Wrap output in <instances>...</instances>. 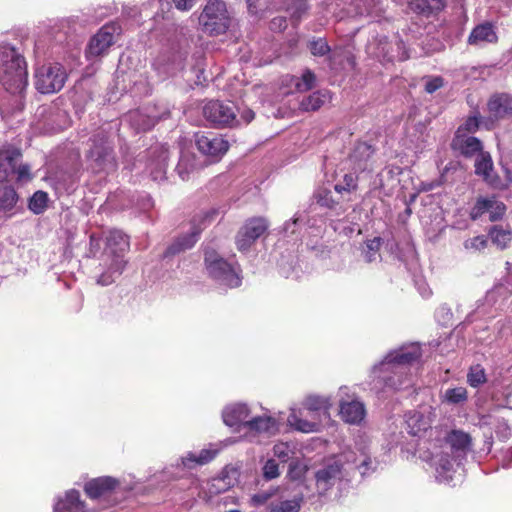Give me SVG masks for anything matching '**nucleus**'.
<instances>
[{
	"instance_id": "obj_19",
	"label": "nucleus",
	"mask_w": 512,
	"mask_h": 512,
	"mask_svg": "<svg viewBox=\"0 0 512 512\" xmlns=\"http://www.w3.org/2000/svg\"><path fill=\"white\" fill-rule=\"evenodd\" d=\"M195 143L202 154L212 157L224 155L229 148L228 142L214 133H196Z\"/></svg>"
},
{
	"instance_id": "obj_60",
	"label": "nucleus",
	"mask_w": 512,
	"mask_h": 512,
	"mask_svg": "<svg viewBox=\"0 0 512 512\" xmlns=\"http://www.w3.org/2000/svg\"><path fill=\"white\" fill-rule=\"evenodd\" d=\"M272 495L273 493L268 491L259 492L252 496L251 501L255 506L263 505L272 497Z\"/></svg>"
},
{
	"instance_id": "obj_62",
	"label": "nucleus",
	"mask_w": 512,
	"mask_h": 512,
	"mask_svg": "<svg viewBox=\"0 0 512 512\" xmlns=\"http://www.w3.org/2000/svg\"><path fill=\"white\" fill-rule=\"evenodd\" d=\"M196 0H173L175 7L180 11H188L190 10Z\"/></svg>"
},
{
	"instance_id": "obj_63",
	"label": "nucleus",
	"mask_w": 512,
	"mask_h": 512,
	"mask_svg": "<svg viewBox=\"0 0 512 512\" xmlns=\"http://www.w3.org/2000/svg\"><path fill=\"white\" fill-rule=\"evenodd\" d=\"M506 289H507V287L504 283H501V284L495 286L494 289L487 294V296H486L487 300L492 301V300H494V298L496 296L503 295Z\"/></svg>"
},
{
	"instance_id": "obj_29",
	"label": "nucleus",
	"mask_w": 512,
	"mask_h": 512,
	"mask_svg": "<svg viewBox=\"0 0 512 512\" xmlns=\"http://www.w3.org/2000/svg\"><path fill=\"white\" fill-rule=\"evenodd\" d=\"M299 492L292 499L280 500L277 503L271 502L269 512H299L304 497H310L308 487L298 483Z\"/></svg>"
},
{
	"instance_id": "obj_44",
	"label": "nucleus",
	"mask_w": 512,
	"mask_h": 512,
	"mask_svg": "<svg viewBox=\"0 0 512 512\" xmlns=\"http://www.w3.org/2000/svg\"><path fill=\"white\" fill-rule=\"evenodd\" d=\"M236 482V477L229 476L226 470L222 471L221 475L211 480L209 485V492L220 494L233 487Z\"/></svg>"
},
{
	"instance_id": "obj_42",
	"label": "nucleus",
	"mask_w": 512,
	"mask_h": 512,
	"mask_svg": "<svg viewBox=\"0 0 512 512\" xmlns=\"http://www.w3.org/2000/svg\"><path fill=\"white\" fill-rule=\"evenodd\" d=\"M329 99L326 91H316L303 97L300 101V109L303 111H316Z\"/></svg>"
},
{
	"instance_id": "obj_45",
	"label": "nucleus",
	"mask_w": 512,
	"mask_h": 512,
	"mask_svg": "<svg viewBox=\"0 0 512 512\" xmlns=\"http://www.w3.org/2000/svg\"><path fill=\"white\" fill-rule=\"evenodd\" d=\"M485 117H481L479 111L475 109L461 124L455 134H473L478 131L480 125H483Z\"/></svg>"
},
{
	"instance_id": "obj_28",
	"label": "nucleus",
	"mask_w": 512,
	"mask_h": 512,
	"mask_svg": "<svg viewBox=\"0 0 512 512\" xmlns=\"http://www.w3.org/2000/svg\"><path fill=\"white\" fill-rule=\"evenodd\" d=\"M379 50L377 56L389 62L394 60L405 61L409 58L405 44L401 39L390 42L387 38H383L379 42Z\"/></svg>"
},
{
	"instance_id": "obj_26",
	"label": "nucleus",
	"mask_w": 512,
	"mask_h": 512,
	"mask_svg": "<svg viewBox=\"0 0 512 512\" xmlns=\"http://www.w3.org/2000/svg\"><path fill=\"white\" fill-rule=\"evenodd\" d=\"M304 409H291V412L287 418L288 425L303 433L318 432L321 427V420L318 417H314L310 414V419L304 417Z\"/></svg>"
},
{
	"instance_id": "obj_8",
	"label": "nucleus",
	"mask_w": 512,
	"mask_h": 512,
	"mask_svg": "<svg viewBox=\"0 0 512 512\" xmlns=\"http://www.w3.org/2000/svg\"><path fill=\"white\" fill-rule=\"evenodd\" d=\"M89 149L86 158L89 165L95 172L110 173L117 167L113 143L103 130L95 132L89 138Z\"/></svg>"
},
{
	"instance_id": "obj_58",
	"label": "nucleus",
	"mask_w": 512,
	"mask_h": 512,
	"mask_svg": "<svg viewBox=\"0 0 512 512\" xmlns=\"http://www.w3.org/2000/svg\"><path fill=\"white\" fill-rule=\"evenodd\" d=\"M443 79L441 77H433L426 81L425 91L429 94L434 93L443 86Z\"/></svg>"
},
{
	"instance_id": "obj_25",
	"label": "nucleus",
	"mask_w": 512,
	"mask_h": 512,
	"mask_svg": "<svg viewBox=\"0 0 512 512\" xmlns=\"http://www.w3.org/2000/svg\"><path fill=\"white\" fill-rule=\"evenodd\" d=\"M220 449L217 445L210 444L209 447L202 449L198 454L188 452L182 456L176 463V467H183L186 469H193L197 466H202L212 461L219 453Z\"/></svg>"
},
{
	"instance_id": "obj_49",
	"label": "nucleus",
	"mask_w": 512,
	"mask_h": 512,
	"mask_svg": "<svg viewBox=\"0 0 512 512\" xmlns=\"http://www.w3.org/2000/svg\"><path fill=\"white\" fill-rule=\"evenodd\" d=\"M274 456L281 462H287L294 454V446L287 442H279L273 447Z\"/></svg>"
},
{
	"instance_id": "obj_51",
	"label": "nucleus",
	"mask_w": 512,
	"mask_h": 512,
	"mask_svg": "<svg viewBox=\"0 0 512 512\" xmlns=\"http://www.w3.org/2000/svg\"><path fill=\"white\" fill-rule=\"evenodd\" d=\"M506 211V206L503 202L497 200L495 196L490 197L489 205V219L491 221H497L503 217Z\"/></svg>"
},
{
	"instance_id": "obj_50",
	"label": "nucleus",
	"mask_w": 512,
	"mask_h": 512,
	"mask_svg": "<svg viewBox=\"0 0 512 512\" xmlns=\"http://www.w3.org/2000/svg\"><path fill=\"white\" fill-rule=\"evenodd\" d=\"M315 198L322 207L334 209L338 206V202L332 197V192L326 188L319 189L315 194Z\"/></svg>"
},
{
	"instance_id": "obj_18",
	"label": "nucleus",
	"mask_w": 512,
	"mask_h": 512,
	"mask_svg": "<svg viewBox=\"0 0 512 512\" xmlns=\"http://www.w3.org/2000/svg\"><path fill=\"white\" fill-rule=\"evenodd\" d=\"M435 417L431 406H421L418 410L409 411L405 415L407 432L416 437H421L430 428Z\"/></svg>"
},
{
	"instance_id": "obj_64",
	"label": "nucleus",
	"mask_w": 512,
	"mask_h": 512,
	"mask_svg": "<svg viewBox=\"0 0 512 512\" xmlns=\"http://www.w3.org/2000/svg\"><path fill=\"white\" fill-rule=\"evenodd\" d=\"M504 173V180H502L503 186L500 189L507 188L512 183V172L506 165H502Z\"/></svg>"
},
{
	"instance_id": "obj_56",
	"label": "nucleus",
	"mask_w": 512,
	"mask_h": 512,
	"mask_svg": "<svg viewBox=\"0 0 512 512\" xmlns=\"http://www.w3.org/2000/svg\"><path fill=\"white\" fill-rule=\"evenodd\" d=\"M306 470V466L302 463L298 461L291 462L289 465L288 476L291 480H299L305 475Z\"/></svg>"
},
{
	"instance_id": "obj_32",
	"label": "nucleus",
	"mask_w": 512,
	"mask_h": 512,
	"mask_svg": "<svg viewBox=\"0 0 512 512\" xmlns=\"http://www.w3.org/2000/svg\"><path fill=\"white\" fill-rule=\"evenodd\" d=\"M496 41V31L493 25L489 22L475 26L468 37V43L476 47H484L487 44L495 43Z\"/></svg>"
},
{
	"instance_id": "obj_9",
	"label": "nucleus",
	"mask_w": 512,
	"mask_h": 512,
	"mask_svg": "<svg viewBox=\"0 0 512 512\" xmlns=\"http://www.w3.org/2000/svg\"><path fill=\"white\" fill-rule=\"evenodd\" d=\"M233 17L227 5L221 0H208L199 16V24L210 36L225 34L231 27Z\"/></svg>"
},
{
	"instance_id": "obj_20",
	"label": "nucleus",
	"mask_w": 512,
	"mask_h": 512,
	"mask_svg": "<svg viewBox=\"0 0 512 512\" xmlns=\"http://www.w3.org/2000/svg\"><path fill=\"white\" fill-rule=\"evenodd\" d=\"M187 55V50L180 49L169 56H160L154 61L153 67L162 77L175 75L184 69Z\"/></svg>"
},
{
	"instance_id": "obj_48",
	"label": "nucleus",
	"mask_w": 512,
	"mask_h": 512,
	"mask_svg": "<svg viewBox=\"0 0 512 512\" xmlns=\"http://www.w3.org/2000/svg\"><path fill=\"white\" fill-rule=\"evenodd\" d=\"M48 194L44 191H36L29 199L28 207L34 214H41L47 208Z\"/></svg>"
},
{
	"instance_id": "obj_3",
	"label": "nucleus",
	"mask_w": 512,
	"mask_h": 512,
	"mask_svg": "<svg viewBox=\"0 0 512 512\" xmlns=\"http://www.w3.org/2000/svg\"><path fill=\"white\" fill-rule=\"evenodd\" d=\"M371 457L365 452L356 456L353 451L344 452L328 459L315 473V485L318 495H325L339 481L358 470L362 476L374 470Z\"/></svg>"
},
{
	"instance_id": "obj_2",
	"label": "nucleus",
	"mask_w": 512,
	"mask_h": 512,
	"mask_svg": "<svg viewBox=\"0 0 512 512\" xmlns=\"http://www.w3.org/2000/svg\"><path fill=\"white\" fill-rule=\"evenodd\" d=\"M0 85L14 96L10 110L21 111L28 86L27 62L22 51L7 42L0 43Z\"/></svg>"
},
{
	"instance_id": "obj_15",
	"label": "nucleus",
	"mask_w": 512,
	"mask_h": 512,
	"mask_svg": "<svg viewBox=\"0 0 512 512\" xmlns=\"http://www.w3.org/2000/svg\"><path fill=\"white\" fill-rule=\"evenodd\" d=\"M245 438L250 442H259L260 437L269 438L278 431V423L269 415L253 416L245 421Z\"/></svg>"
},
{
	"instance_id": "obj_22",
	"label": "nucleus",
	"mask_w": 512,
	"mask_h": 512,
	"mask_svg": "<svg viewBox=\"0 0 512 512\" xmlns=\"http://www.w3.org/2000/svg\"><path fill=\"white\" fill-rule=\"evenodd\" d=\"M475 174L493 188H501L503 186L502 179L494 172V164L489 152H482L476 156Z\"/></svg>"
},
{
	"instance_id": "obj_43",
	"label": "nucleus",
	"mask_w": 512,
	"mask_h": 512,
	"mask_svg": "<svg viewBox=\"0 0 512 512\" xmlns=\"http://www.w3.org/2000/svg\"><path fill=\"white\" fill-rule=\"evenodd\" d=\"M467 399V389L462 386L448 388L441 395L442 402L448 405H462Z\"/></svg>"
},
{
	"instance_id": "obj_47",
	"label": "nucleus",
	"mask_w": 512,
	"mask_h": 512,
	"mask_svg": "<svg viewBox=\"0 0 512 512\" xmlns=\"http://www.w3.org/2000/svg\"><path fill=\"white\" fill-rule=\"evenodd\" d=\"M486 381L487 377L485 369L480 364L473 365L469 368L467 373V383L471 387L478 388L486 383Z\"/></svg>"
},
{
	"instance_id": "obj_57",
	"label": "nucleus",
	"mask_w": 512,
	"mask_h": 512,
	"mask_svg": "<svg viewBox=\"0 0 512 512\" xmlns=\"http://www.w3.org/2000/svg\"><path fill=\"white\" fill-rule=\"evenodd\" d=\"M14 175H16V179L19 182L30 180L31 179L30 166L26 165V164L23 165V164H21V162H19L15 168Z\"/></svg>"
},
{
	"instance_id": "obj_33",
	"label": "nucleus",
	"mask_w": 512,
	"mask_h": 512,
	"mask_svg": "<svg viewBox=\"0 0 512 512\" xmlns=\"http://www.w3.org/2000/svg\"><path fill=\"white\" fill-rule=\"evenodd\" d=\"M54 512H87L77 490H69L64 496L58 497L54 504Z\"/></svg>"
},
{
	"instance_id": "obj_27",
	"label": "nucleus",
	"mask_w": 512,
	"mask_h": 512,
	"mask_svg": "<svg viewBox=\"0 0 512 512\" xmlns=\"http://www.w3.org/2000/svg\"><path fill=\"white\" fill-rule=\"evenodd\" d=\"M452 146L465 158H472L484 152L482 141L475 136L466 134H455Z\"/></svg>"
},
{
	"instance_id": "obj_11",
	"label": "nucleus",
	"mask_w": 512,
	"mask_h": 512,
	"mask_svg": "<svg viewBox=\"0 0 512 512\" xmlns=\"http://www.w3.org/2000/svg\"><path fill=\"white\" fill-rule=\"evenodd\" d=\"M246 3L248 11L255 15L269 8L284 9L294 25L300 22L308 8L306 0H246Z\"/></svg>"
},
{
	"instance_id": "obj_41",
	"label": "nucleus",
	"mask_w": 512,
	"mask_h": 512,
	"mask_svg": "<svg viewBox=\"0 0 512 512\" xmlns=\"http://www.w3.org/2000/svg\"><path fill=\"white\" fill-rule=\"evenodd\" d=\"M381 237L367 239L361 247V255L366 263H372L380 258V248L382 245Z\"/></svg>"
},
{
	"instance_id": "obj_30",
	"label": "nucleus",
	"mask_w": 512,
	"mask_h": 512,
	"mask_svg": "<svg viewBox=\"0 0 512 512\" xmlns=\"http://www.w3.org/2000/svg\"><path fill=\"white\" fill-rule=\"evenodd\" d=\"M339 414L344 422L358 425L366 416L365 405L359 400L341 401Z\"/></svg>"
},
{
	"instance_id": "obj_13",
	"label": "nucleus",
	"mask_w": 512,
	"mask_h": 512,
	"mask_svg": "<svg viewBox=\"0 0 512 512\" xmlns=\"http://www.w3.org/2000/svg\"><path fill=\"white\" fill-rule=\"evenodd\" d=\"M118 30L119 26L115 23L102 26L90 39L85 50L86 58L93 61L106 54L109 47L114 43V35Z\"/></svg>"
},
{
	"instance_id": "obj_17",
	"label": "nucleus",
	"mask_w": 512,
	"mask_h": 512,
	"mask_svg": "<svg viewBox=\"0 0 512 512\" xmlns=\"http://www.w3.org/2000/svg\"><path fill=\"white\" fill-rule=\"evenodd\" d=\"M168 157V147L165 144H157L148 150L145 170L153 181L161 182L166 179Z\"/></svg>"
},
{
	"instance_id": "obj_7",
	"label": "nucleus",
	"mask_w": 512,
	"mask_h": 512,
	"mask_svg": "<svg viewBox=\"0 0 512 512\" xmlns=\"http://www.w3.org/2000/svg\"><path fill=\"white\" fill-rule=\"evenodd\" d=\"M224 213L225 209L222 207H212L206 211L196 213L190 221L189 231L177 237L175 241L167 247L163 253V258L172 257L192 248L198 241L202 231Z\"/></svg>"
},
{
	"instance_id": "obj_38",
	"label": "nucleus",
	"mask_w": 512,
	"mask_h": 512,
	"mask_svg": "<svg viewBox=\"0 0 512 512\" xmlns=\"http://www.w3.org/2000/svg\"><path fill=\"white\" fill-rule=\"evenodd\" d=\"M358 188V176L356 171L345 173L341 179L337 180L334 190L344 200L350 201V195Z\"/></svg>"
},
{
	"instance_id": "obj_16",
	"label": "nucleus",
	"mask_w": 512,
	"mask_h": 512,
	"mask_svg": "<svg viewBox=\"0 0 512 512\" xmlns=\"http://www.w3.org/2000/svg\"><path fill=\"white\" fill-rule=\"evenodd\" d=\"M429 461L435 469V478L439 483L450 484L453 481L456 467H459L462 463L454 462L452 455H449V451L439 450L432 452L430 457L424 458Z\"/></svg>"
},
{
	"instance_id": "obj_35",
	"label": "nucleus",
	"mask_w": 512,
	"mask_h": 512,
	"mask_svg": "<svg viewBox=\"0 0 512 512\" xmlns=\"http://www.w3.org/2000/svg\"><path fill=\"white\" fill-rule=\"evenodd\" d=\"M282 84L293 88L291 92H306L314 88L316 84V75L310 69H305L301 76H284Z\"/></svg>"
},
{
	"instance_id": "obj_39",
	"label": "nucleus",
	"mask_w": 512,
	"mask_h": 512,
	"mask_svg": "<svg viewBox=\"0 0 512 512\" xmlns=\"http://www.w3.org/2000/svg\"><path fill=\"white\" fill-rule=\"evenodd\" d=\"M409 6L414 12L429 16L441 11L445 6V0H410Z\"/></svg>"
},
{
	"instance_id": "obj_59",
	"label": "nucleus",
	"mask_w": 512,
	"mask_h": 512,
	"mask_svg": "<svg viewBox=\"0 0 512 512\" xmlns=\"http://www.w3.org/2000/svg\"><path fill=\"white\" fill-rule=\"evenodd\" d=\"M270 29L274 32H281L287 27L286 17L277 16L270 21Z\"/></svg>"
},
{
	"instance_id": "obj_6",
	"label": "nucleus",
	"mask_w": 512,
	"mask_h": 512,
	"mask_svg": "<svg viewBox=\"0 0 512 512\" xmlns=\"http://www.w3.org/2000/svg\"><path fill=\"white\" fill-rule=\"evenodd\" d=\"M205 119L216 127H234L249 124L255 116L253 110L239 107L233 102L212 100L203 107Z\"/></svg>"
},
{
	"instance_id": "obj_21",
	"label": "nucleus",
	"mask_w": 512,
	"mask_h": 512,
	"mask_svg": "<svg viewBox=\"0 0 512 512\" xmlns=\"http://www.w3.org/2000/svg\"><path fill=\"white\" fill-rule=\"evenodd\" d=\"M443 451H449L454 462L462 463L470 449V437L462 431H452L440 446Z\"/></svg>"
},
{
	"instance_id": "obj_10",
	"label": "nucleus",
	"mask_w": 512,
	"mask_h": 512,
	"mask_svg": "<svg viewBox=\"0 0 512 512\" xmlns=\"http://www.w3.org/2000/svg\"><path fill=\"white\" fill-rule=\"evenodd\" d=\"M35 88L41 94L59 92L68 78L65 67L58 62L48 63L35 70Z\"/></svg>"
},
{
	"instance_id": "obj_24",
	"label": "nucleus",
	"mask_w": 512,
	"mask_h": 512,
	"mask_svg": "<svg viewBox=\"0 0 512 512\" xmlns=\"http://www.w3.org/2000/svg\"><path fill=\"white\" fill-rule=\"evenodd\" d=\"M21 159L22 153L16 147L5 145L0 149V182H5L14 175Z\"/></svg>"
},
{
	"instance_id": "obj_55",
	"label": "nucleus",
	"mask_w": 512,
	"mask_h": 512,
	"mask_svg": "<svg viewBox=\"0 0 512 512\" xmlns=\"http://www.w3.org/2000/svg\"><path fill=\"white\" fill-rule=\"evenodd\" d=\"M263 477L266 480H272L277 478L280 475L279 465L274 459H268L263 468Z\"/></svg>"
},
{
	"instance_id": "obj_23",
	"label": "nucleus",
	"mask_w": 512,
	"mask_h": 512,
	"mask_svg": "<svg viewBox=\"0 0 512 512\" xmlns=\"http://www.w3.org/2000/svg\"><path fill=\"white\" fill-rule=\"evenodd\" d=\"M251 415V409L246 403H233L224 407L222 419L225 425L231 428L243 430L245 421H248Z\"/></svg>"
},
{
	"instance_id": "obj_53",
	"label": "nucleus",
	"mask_w": 512,
	"mask_h": 512,
	"mask_svg": "<svg viewBox=\"0 0 512 512\" xmlns=\"http://www.w3.org/2000/svg\"><path fill=\"white\" fill-rule=\"evenodd\" d=\"M309 49L314 56H324L330 52V46L324 38L311 40Z\"/></svg>"
},
{
	"instance_id": "obj_37",
	"label": "nucleus",
	"mask_w": 512,
	"mask_h": 512,
	"mask_svg": "<svg viewBox=\"0 0 512 512\" xmlns=\"http://www.w3.org/2000/svg\"><path fill=\"white\" fill-rule=\"evenodd\" d=\"M305 220V213L297 211L291 219L287 220L278 229V235L282 236L285 239H291L293 241L299 240L300 231L303 224L305 223Z\"/></svg>"
},
{
	"instance_id": "obj_46",
	"label": "nucleus",
	"mask_w": 512,
	"mask_h": 512,
	"mask_svg": "<svg viewBox=\"0 0 512 512\" xmlns=\"http://www.w3.org/2000/svg\"><path fill=\"white\" fill-rule=\"evenodd\" d=\"M489 236L495 245H497L500 249H505L512 240V231L494 226L490 230Z\"/></svg>"
},
{
	"instance_id": "obj_34",
	"label": "nucleus",
	"mask_w": 512,
	"mask_h": 512,
	"mask_svg": "<svg viewBox=\"0 0 512 512\" xmlns=\"http://www.w3.org/2000/svg\"><path fill=\"white\" fill-rule=\"evenodd\" d=\"M332 407L330 396L309 395L303 402V409L314 417L320 418V415L329 417V410Z\"/></svg>"
},
{
	"instance_id": "obj_36",
	"label": "nucleus",
	"mask_w": 512,
	"mask_h": 512,
	"mask_svg": "<svg viewBox=\"0 0 512 512\" xmlns=\"http://www.w3.org/2000/svg\"><path fill=\"white\" fill-rule=\"evenodd\" d=\"M373 154L374 148L370 144L366 142L357 143L350 155V161L353 164V169L356 172L370 169L369 160Z\"/></svg>"
},
{
	"instance_id": "obj_52",
	"label": "nucleus",
	"mask_w": 512,
	"mask_h": 512,
	"mask_svg": "<svg viewBox=\"0 0 512 512\" xmlns=\"http://www.w3.org/2000/svg\"><path fill=\"white\" fill-rule=\"evenodd\" d=\"M490 205V197H480L476 200V203L471 209L470 217L473 220L480 218L484 213H488Z\"/></svg>"
},
{
	"instance_id": "obj_54",
	"label": "nucleus",
	"mask_w": 512,
	"mask_h": 512,
	"mask_svg": "<svg viewBox=\"0 0 512 512\" xmlns=\"http://www.w3.org/2000/svg\"><path fill=\"white\" fill-rule=\"evenodd\" d=\"M487 245L485 236H475L464 241L463 246L469 252H478L483 250Z\"/></svg>"
},
{
	"instance_id": "obj_5",
	"label": "nucleus",
	"mask_w": 512,
	"mask_h": 512,
	"mask_svg": "<svg viewBox=\"0 0 512 512\" xmlns=\"http://www.w3.org/2000/svg\"><path fill=\"white\" fill-rule=\"evenodd\" d=\"M129 249V239L120 230H111L106 238V250L103 259V271L97 278V284L108 286L123 273L127 261L125 252Z\"/></svg>"
},
{
	"instance_id": "obj_31",
	"label": "nucleus",
	"mask_w": 512,
	"mask_h": 512,
	"mask_svg": "<svg viewBox=\"0 0 512 512\" xmlns=\"http://www.w3.org/2000/svg\"><path fill=\"white\" fill-rule=\"evenodd\" d=\"M117 485L118 481L115 478L104 476L94 478L86 482L84 490L90 498L97 499L106 496L114 490Z\"/></svg>"
},
{
	"instance_id": "obj_61",
	"label": "nucleus",
	"mask_w": 512,
	"mask_h": 512,
	"mask_svg": "<svg viewBox=\"0 0 512 512\" xmlns=\"http://www.w3.org/2000/svg\"><path fill=\"white\" fill-rule=\"evenodd\" d=\"M510 323H511V321L508 319L499 320L497 322L496 329H497L498 337L503 338L510 332V330H511Z\"/></svg>"
},
{
	"instance_id": "obj_40",
	"label": "nucleus",
	"mask_w": 512,
	"mask_h": 512,
	"mask_svg": "<svg viewBox=\"0 0 512 512\" xmlns=\"http://www.w3.org/2000/svg\"><path fill=\"white\" fill-rule=\"evenodd\" d=\"M19 200L16 190L11 186H0V214L13 211Z\"/></svg>"
},
{
	"instance_id": "obj_1",
	"label": "nucleus",
	"mask_w": 512,
	"mask_h": 512,
	"mask_svg": "<svg viewBox=\"0 0 512 512\" xmlns=\"http://www.w3.org/2000/svg\"><path fill=\"white\" fill-rule=\"evenodd\" d=\"M421 346L410 343L389 351L370 371L368 384L376 394L405 390L413 385L411 366L419 362Z\"/></svg>"
},
{
	"instance_id": "obj_4",
	"label": "nucleus",
	"mask_w": 512,
	"mask_h": 512,
	"mask_svg": "<svg viewBox=\"0 0 512 512\" xmlns=\"http://www.w3.org/2000/svg\"><path fill=\"white\" fill-rule=\"evenodd\" d=\"M204 264L208 277L219 288L236 289L242 285V268L235 255L225 258L214 248L206 246Z\"/></svg>"
},
{
	"instance_id": "obj_14",
	"label": "nucleus",
	"mask_w": 512,
	"mask_h": 512,
	"mask_svg": "<svg viewBox=\"0 0 512 512\" xmlns=\"http://www.w3.org/2000/svg\"><path fill=\"white\" fill-rule=\"evenodd\" d=\"M269 228V222L264 217L248 219L239 230L236 237L237 249L241 252L248 251L256 240Z\"/></svg>"
},
{
	"instance_id": "obj_12",
	"label": "nucleus",
	"mask_w": 512,
	"mask_h": 512,
	"mask_svg": "<svg viewBox=\"0 0 512 512\" xmlns=\"http://www.w3.org/2000/svg\"><path fill=\"white\" fill-rule=\"evenodd\" d=\"M487 117L483 121V126L490 130L494 125L503 120L512 118V95L506 92H496L492 94L486 104Z\"/></svg>"
}]
</instances>
